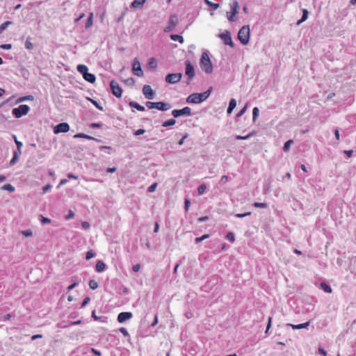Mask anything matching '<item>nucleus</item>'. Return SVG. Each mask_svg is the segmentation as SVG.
Returning <instances> with one entry per match:
<instances>
[{"label": "nucleus", "mask_w": 356, "mask_h": 356, "mask_svg": "<svg viewBox=\"0 0 356 356\" xmlns=\"http://www.w3.org/2000/svg\"><path fill=\"white\" fill-rule=\"evenodd\" d=\"M211 88L202 93H193L187 98L189 103L198 104L206 100L210 95Z\"/></svg>", "instance_id": "f257e3e1"}, {"label": "nucleus", "mask_w": 356, "mask_h": 356, "mask_svg": "<svg viewBox=\"0 0 356 356\" xmlns=\"http://www.w3.org/2000/svg\"><path fill=\"white\" fill-rule=\"evenodd\" d=\"M200 64L202 70L206 73L210 74L212 72L213 65L207 53H202Z\"/></svg>", "instance_id": "f03ea898"}, {"label": "nucleus", "mask_w": 356, "mask_h": 356, "mask_svg": "<svg viewBox=\"0 0 356 356\" xmlns=\"http://www.w3.org/2000/svg\"><path fill=\"white\" fill-rule=\"evenodd\" d=\"M238 39L244 45L248 44L250 40V27L248 25L242 26L239 30Z\"/></svg>", "instance_id": "7ed1b4c3"}, {"label": "nucleus", "mask_w": 356, "mask_h": 356, "mask_svg": "<svg viewBox=\"0 0 356 356\" xmlns=\"http://www.w3.org/2000/svg\"><path fill=\"white\" fill-rule=\"evenodd\" d=\"M148 108H156L160 111H167L170 108V105L168 103H164L162 102H147L146 104Z\"/></svg>", "instance_id": "20e7f679"}, {"label": "nucleus", "mask_w": 356, "mask_h": 356, "mask_svg": "<svg viewBox=\"0 0 356 356\" xmlns=\"http://www.w3.org/2000/svg\"><path fill=\"white\" fill-rule=\"evenodd\" d=\"M29 111V106L26 104H22L19 106L17 108H15L13 109V114L15 118H19L23 115H25Z\"/></svg>", "instance_id": "39448f33"}, {"label": "nucleus", "mask_w": 356, "mask_h": 356, "mask_svg": "<svg viewBox=\"0 0 356 356\" xmlns=\"http://www.w3.org/2000/svg\"><path fill=\"white\" fill-rule=\"evenodd\" d=\"M172 114L175 118H179L182 115L190 116L191 115V110L189 107L186 106L182 109L173 110Z\"/></svg>", "instance_id": "423d86ee"}, {"label": "nucleus", "mask_w": 356, "mask_h": 356, "mask_svg": "<svg viewBox=\"0 0 356 356\" xmlns=\"http://www.w3.org/2000/svg\"><path fill=\"white\" fill-rule=\"evenodd\" d=\"M110 86L113 94L115 97H120L122 96V90L117 81L112 80L110 83Z\"/></svg>", "instance_id": "0eeeda50"}, {"label": "nucleus", "mask_w": 356, "mask_h": 356, "mask_svg": "<svg viewBox=\"0 0 356 356\" xmlns=\"http://www.w3.org/2000/svg\"><path fill=\"white\" fill-rule=\"evenodd\" d=\"M70 130V125L67 122H62L54 128V133L58 134L60 133H67Z\"/></svg>", "instance_id": "6e6552de"}, {"label": "nucleus", "mask_w": 356, "mask_h": 356, "mask_svg": "<svg viewBox=\"0 0 356 356\" xmlns=\"http://www.w3.org/2000/svg\"><path fill=\"white\" fill-rule=\"evenodd\" d=\"M181 73L168 74L165 76V81L169 83H176L181 80Z\"/></svg>", "instance_id": "1a4fd4ad"}, {"label": "nucleus", "mask_w": 356, "mask_h": 356, "mask_svg": "<svg viewBox=\"0 0 356 356\" xmlns=\"http://www.w3.org/2000/svg\"><path fill=\"white\" fill-rule=\"evenodd\" d=\"M132 70L133 73L138 76L141 77L144 74L140 66V63L137 58L134 60Z\"/></svg>", "instance_id": "9d476101"}, {"label": "nucleus", "mask_w": 356, "mask_h": 356, "mask_svg": "<svg viewBox=\"0 0 356 356\" xmlns=\"http://www.w3.org/2000/svg\"><path fill=\"white\" fill-rule=\"evenodd\" d=\"M178 23V19L176 15H172L170 17L168 25L165 28L164 32H170L175 29Z\"/></svg>", "instance_id": "9b49d317"}, {"label": "nucleus", "mask_w": 356, "mask_h": 356, "mask_svg": "<svg viewBox=\"0 0 356 356\" xmlns=\"http://www.w3.org/2000/svg\"><path fill=\"white\" fill-rule=\"evenodd\" d=\"M220 38L223 40L225 44L234 47V44L232 42L231 34L228 31L221 33Z\"/></svg>", "instance_id": "f8f14e48"}, {"label": "nucleus", "mask_w": 356, "mask_h": 356, "mask_svg": "<svg viewBox=\"0 0 356 356\" xmlns=\"http://www.w3.org/2000/svg\"><path fill=\"white\" fill-rule=\"evenodd\" d=\"M186 74L188 76V79L191 80L195 76V69L190 61L186 62Z\"/></svg>", "instance_id": "ddd939ff"}, {"label": "nucleus", "mask_w": 356, "mask_h": 356, "mask_svg": "<svg viewBox=\"0 0 356 356\" xmlns=\"http://www.w3.org/2000/svg\"><path fill=\"white\" fill-rule=\"evenodd\" d=\"M143 93L145 97L149 99H152L154 97V92L149 85H145L143 88Z\"/></svg>", "instance_id": "4468645a"}, {"label": "nucleus", "mask_w": 356, "mask_h": 356, "mask_svg": "<svg viewBox=\"0 0 356 356\" xmlns=\"http://www.w3.org/2000/svg\"><path fill=\"white\" fill-rule=\"evenodd\" d=\"M133 314L129 312H121L118 316V321L119 323H123L127 320H129L132 318Z\"/></svg>", "instance_id": "2eb2a0df"}, {"label": "nucleus", "mask_w": 356, "mask_h": 356, "mask_svg": "<svg viewBox=\"0 0 356 356\" xmlns=\"http://www.w3.org/2000/svg\"><path fill=\"white\" fill-rule=\"evenodd\" d=\"M145 3V0H134L131 3V7L135 9H140L143 8Z\"/></svg>", "instance_id": "dca6fc26"}, {"label": "nucleus", "mask_w": 356, "mask_h": 356, "mask_svg": "<svg viewBox=\"0 0 356 356\" xmlns=\"http://www.w3.org/2000/svg\"><path fill=\"white\" fill-rule=\"evenodd\" d=\"M309 324H310V321H308V322L301 323V324H298V325L289 324V325L293 327V329H294V330H299V329H302V328H307L309 325Z\"/></svg>", "instance_id": "f3484780"}, {"label": "nucleus", "mask_w": 356, "mask_h": 356, "mask_svg": "<svg viewBox=\"0 0 356 356\" xmlns=\"http://www.w3.org/2000/svg\"><path fill=\"white\" fill-rule=\"evenodd\" d=\"M83 76L85 80H86L87 81L92 83H94L96 79L95 76L93 74L88 73V72H87Z\"/></svg>", "instance_id": "a211bd4d"}, {"label": "nucleus", "mask_w": 356, "mask_h": 356, "mask_svg": "<svg viewBox=\"0 0 356 356\" xmlns=\"http://www.w3.org/2000/svg\"><path fill=\"white\" fill-rule=\"evenodd\" d=\"M230 7L232 9L233 15L238 14L239 6L236 0L233 1V2L230 4Z\"/></svg>", "instance_id": "6ab92c4d"}, {"label": "nucleus", "mask_w": 356, "mask_h": 356, "mask_svg": "<svg viewBox=\"0 0 356 356\" xmlns=\"http://www.w3.org/2000/svg\"><path fill=\"white\" fill-rule=\"evenodd\" d=\"M105 268V264L102 261H98L96 264L95 269L97 272H102Z\"/></svg>", "instance_id": "aec40b11"}, {"label": "nucleus", "mask_w": 356, "mask_h": 356, "mask_svg": "<svg viewBox=\"0 0 356 356\" xmlns=\"http://www.w3.org/2000/svg\"><path fill=\"white\" fill-rule=\"evenodd\" d=\"M236 106V102L234 99H232L229 104V107L227 108V113L230 114L232 111L235 108Z\"/></svg>", "instance_id": "412c9836"}, {"label": "nucleus", "mask_w": 356, "mask_h": 356, "mask_svg": "<svg viewBox=\"0 0 356 356\" xmlns=\"http://www.w3.org/2000/svg\"><path fill=\"white\" fill-rule=\"evenodd\" d=\"M147 65L150 69H155L157 67L156 60L154 58H149Z\"/></svg>", "instance_id": "4be33fe9"}, {"label": "nucleus", "mask_w": 356, "mask_h": 356, "mask_svg": "<svg viewBox=\"0 0 356 356\" xmlns=\"http://www.w3.org/2000/svg\"><path fill=\"white\" fill-rule=\"evenodd\" d=\"M77 70L79 72L82 74L83 76L84 74H86L88 72V67L85 65H79L77 66Z\"/></svg>", "instance_id": "5701e85b"}, {"label": "nucleus", "mask_w": 356, "mask_h": 356, "mask_svg": "<svg viewBox=\"0 0 356 356\" xmlns=\"http://www.w3.org/2000/svg\"><path fill=\"white\" fill-rule=\"evenodd\" d=\"M24 45H25V48L28 50H31L33 49V44L31 42V37H29L26 38Z\"/></svg>", "instance_id": "b1692460"}, {"label": "nucleus", "mask_w": 356, "mask_h": 356, "mask_svg": "<svg viewBox=\"0 0 356 356\" xmlns=\"http://www.w3.org/2000/svg\"><path fill=\"white\" fill-rule=\"evenodd\" d=\"M129 106L131 107H133V108H136L138 111H145V107L138 104V103L136 102H131L129 103Z\"/></svg>", "instance_id": "393cba45"}, {"label": "nucleus", "mask_w": 356, "mask_h": 356, "mask_svg": "<svg viewBox=\"0 0 356 356\" xmlns=\"http://www.w3.org/2000/svg\"><path fill=\"white\" fill-rule=\"evenodd\" d=\"M170 38L174 41H179L181 44L184 41V38L181 35H177V34L170 35Z\"/></svg>", "instance_id": "a878e982"}, {"label": "nucleus", "mask_w": 356, "mask_h": 356, "mask_svg": "<svg viewBox=\"0 0 356 356\" xmlns=\"http://www.w3.org/2000/svg\"><path fill=\"white\" fill-rule=\"evenodd\" d=\"M92 24H93V13H90L88 16L87 22L86 24L85 28L86 29L90 28V26H92Z\"/></svg>", "instance_id": "bb28decb"}, {"label": "nucleus", "mask_w": 356, "mask_h": 356, "mask_svg": "<svg viewBox=\"0 0 356 356\" xmlns=\"http://www.w3.org/2000/svg\"><path fill=\"white\" fill-rule=\"evenodd\" d=\"M307 17H308V11H307V10L304 9L302 11V16L301 19L298 21L297 24L300 25V24H302L303 22H305L307 19Z\"/></svg>", "instance_id": "cd10ccee"}, {"label": "nucleus", "mask_w": 356, "mask_h": 356, "mask_svg": "<svg viewBox=\"0 0 356 356\" xmlns=\"http://www.w3.org/2000/svg\"><path fill=\"white\" fill-rule=\"evenodd\" d=\"M254 134H255V132L252 131V132L249 133L248 135H246L245 136H239L238 135V136H236V140H246V139H248L250 137L254 136Z\"/></svg>", "instance_id": "c85d7f7f"}, {"label": "nucleus", "mask_w": 356, "mask_h": 356, "mask_svg": "<svg viewBox=\"0 0 356 356\" xmlns=\"http://www.w3.org/2000/svg\"><path fill=\"white\" fill-rule=\"evenodd\" d=\"M321 288L324 290L325 292L327 293H332V290L331 289V287L330 286H328L326 283L325 282H321Z\"/></svg>", "instance_id": "c756f323"}, {"label": "nucleus", "mask_w": 356, "mask_h": 356, "mask_svg": "<svg viewBox=\"0 0 356 356\" xmlns=\"http://www.w3.org/2000/svg\"><path fill=\"white\" fill-rule=\"evenodd\" d=\"M176 123V120L175 119H170L165 122H164L162 124L163 127H167L170 126H172Z\"/></svg>", "instance_id": "7c9ffc66"}, {"label": "nucleus", "mask_w": 356, "mask_h": 356, "mask_svg": "<svg viewBox=\"0 0 356 356\" xmlns=\"http://www.w3.org/2000/svg\"><path fill=\"white\" fill-rule=\"evenodd\" d=\"M293 143V140H287L284 145V147H283V151L284 152H287L289 148H290V146Z\"/></svg>", "instance_id": "2f4dec72"}, {"label": "nucleus", "mask_w": 356, "mask_h": 356, "mask_svg": "<svg viewBox=\"0 0 356 356\" xmlns=\"http://www.w3.org/2000/svg\"><path fill=\"white\" fill-rule=\"evenodd\" d=\"M12 24V22L7 21L0 25V33H1L9 25Z\"/></svg>", "instance_id": "473e14b6"}, {"label": "nucleus", "mask_w": 356, "mask_h": 356, "mask_svg": "<svg viewBox=\"0 0 356 356\" xmlns=\"http://www.w3.org/2000/svg\"><path fill=\"white\" fill-rule=\"evenodd\" d=\"M3 190H6L10 192L15 191V187L10 184H5L2 186Z\"/></svg>", "instance_id": "72a5a7b5"}, {"label": "nucleus", "mask_w": 356, "mask_h": 356, "mask_svg": "<svg viewBox=\"0 0 356 356\" xmlns=\"http://www.w3.org/2000/svg\"><path fill=\"white\" fill-rule=\"evenodd\" d=\"M259 113V110L257 107H254L252 110V120L254 122L257 118Z\"/></svg>", "instance_id": "f704fd0d"}, {"label": "nucleus", "mask_w": 356, "mask_h": 356, "mask_svg": "<svg viewBox=\"0 0 356 356\" xmlns=\"http://www.w3.org/2000/svg\"><path fill=\"white\" fill-rule=\"evenodd\" d=\"M74 138H86V139H88V140L94 139L92 136H90L85 134H77L74 136Z\"/></svg>", "instance_id": "c9c22d12"}, {"label": "nucleus", "mask_w": 356, "mask_h": 356, "mask_svg": "<svg viewBox=\"0 0 356 356\" xmlns=\"http://www.w3.org/2000/svg\"><path fill=\"white\" fill-rule=\"evenodd\" d=\"M88 285H89V287H90L91 289H92V290H95V289H96L98 287V284H97V282L95 280H90V281L89 282Z\"/></svg>", "instance_id": "e433bc0d"}, {"label": "nucleus", "mask_w": 356, "mask_h": 356, "mask_svg": "<svg viewBox=\"0 0 356 356\" xmlns=\"http://www.w3.org/2000/svg\"><path fill=\"white\" fill-rule=\"evenodd\" d=\"M209 236H209V234H204L203 236H200V237H197V238H195V242H196L197 243H200V242H202V241H204V240H205V239H207V238H209Z\"/></svg>", "instance_id": "4c0bfd02"}, {"label": "nucleus", "mask_w": 356, "mask_h": 356, "mask_svg": "<svg viewBox=\"0 0 356 356\" xmlns=\"http://www.w3.org/2000/svg\"><path fill=\"white\" fill-rule=\"evenodd\" d=\"M226 238L233 243L235 241L234 234L232 232H228L226 235Z\"/></svg>", "instance_id": "58836bf2"}, {"label": "nucleus", "mask_w": 356, "mask_h": 356, "mask_svg": "<svg viewBox=\"0 0 356 356\" xmlns=\"http://www.w3.org/2000/svg\"><path fill=\"white\" fill-rule=\"evenodd\" d=\"M205 2L208 6H211L213 9H217L219 8L218 3H213L211 1H209V0H205Z\"/></svg>", "instance_id": "ea45409f"}, {"label": "nucleus", "mask_w": 356, "mask_h": 356, "mask_svg": "<svg viewBox=\"0 0 356 356\" xmlns=\"http://www.w3.org/2000/svg\"><path fill=\"white\" fill-rule=\"evenodd\" d=\"M253 206L257 208H261V209L267 208V204L266 203L254 202Z\"/></svg>", "instance_id": "a19ab883"}, {"label": "nucleus", "mask_w": 356, "mask_h": 356, "mask_svg": "<svg viewBox=\"0 0 356 356\" xmlns=\"http://www.w3.org/2000/svg\"><path fill=\"white\" fill-rule=\"evenodd\" d=\"M207 187L204 184L200 185L197 188V192L199 195H202L205 191Z\"/></svg>", "instance_id": "79ce46f5"}, {"label": "nucleus", "mask_w": 356, "mask_h": 356, "mask_svg": "<svg viewBox=\"0 0 356 356\" xmlns=\"http://www.w3.org/2000/svg\"><path fill=\"white\" fill-rule=\"evenodd\" d=\"M157 187V184L154 183L148 188V191L150 193L154 192Z\"/></svg>", "instance_id": "37998d69"}, {"label": "nucleus", "mask_w": 356, "mask_h": 356, "mask_svg": "<svg viewBox=\"0 0 356 356\" xmlns=\"http://www.w3.org/2000/svg\"><path fill=\"white\" fill-rule=\"evenodd\" d=\"M93 257H94V253L92 252V250H90V251L87 252L86 255V260L90 259Z\"/></svg>", "instance_id": "c03bdc74"}, {"label": "nucleus", "mask_w": 356, "mask_h": 356, "mask_svg": "<svg viewBox=\"0 0 356 356\" xmlns=\"http://www.w3.org/2000/svg\"><path fill=\"white\" fill-rule=\"evenodd\" d=\"M15 141L16 145H17V149H18V151H19V153H20V152H21L20 149H21V147H22V145H22V142H20V141H18V140H17V138H16L15 136Z\"/></svg>", "instance_id": "a18cd8bd"}, {"label": "nucleus", "mask_w": 356, "mask_h": 356, "mask_svg": "<svg viewBox=\"0 0 356 356\" xmlns=\"http://www.w3.org/2000/svg\"><path fill=\"white\" fill-rule=\"evenodd\" d=\"M90 100L91 101V102L93 104V105L97 108L98 109L102 111L103 110V108L102 106H101L97 102H96L95 100H93V99H90Z\"/></svg>", "instance_id": "49530a36"}, {"label": "nucleus", "mask_w": 356, "mask_h": 356, "mask_svg": "<svg viewBox=\"0 0 356 356\" xmlns=\"http://www.w3.org/2000/svg\"><path fill=\"white\" fill-rule=\"evenodd\" d=\"M250 214H251L250 212H248V213H237V214H236V217L238 218H242L248 216Z\"/></svg>", "instance_id": "de8ad7c7"}, {"label": "nucleus", "mask_w": 356, "mask_h": 356, "mask_svg": "<svg viewBox=\"0 0 356 356\" xmlns=\"http://www.w3.org/2000/svg\"><path fill=\"white\" fill-rule=\"evenodd\" d=\"M236 15H233V12L229 15V13H227V18L230 22H234L236 19H234V16Z\"/></svg>", "instance_id": "09e8293b"}, {"label": "nucleus", "mask_w": 356, "mask_h": 356, "mask_svg": "<svg viewBox=\"0 0 356 356\" xmlns=\"http://www.w3.org/2000/svg\"><path fill=\"white\" fill-rule=\"evenodd\" d=\"M190 205H191L190 200L188 199H186L185 200V209L186 211H188Z\"/></svg>", "instance_id": "8fccbe9b"}, {"label": "nucleus", "mask_w": 356, "mask_h": 356, "mask_svg": "<svg viewBox=\"0 0 356 356\" xmlns=\"http://www.w3.org/2000/svg\"><path fill=\"white\" fill-rule=\"evenodd\" d=\"M140 265L139 264H137L136 265H134L133 266V270L135 272V273H137L140 270Z\"/></svg>", "instance_id": "3c124183"}, {"label": "nucleus", "mask_w": 356, "mask_h": 356, "mask_svg": "<svg viewBox=\"0 0 356 356\" xmlns=\"http://www.w3.org/2000/svg\"><path fill=\"white\" fill-rule=\"evenodd\" d=\"M0 47L1 49H10L12 48V44H5L1 45Z\"/></svg>", "instance_id": "603ef678"}, {"label": "nucleus", "mask_w": 356, "mask_h": 356, "mask_svg": "<svg viewBox=\"0 0 356 356\" xmlns=\"http://www.w3.org/2000/svg\"><path fill=\"white\" fill-rule=\"evenodd\" d=\"M272 320H273V318L272 317H269L268 325H267V327H266V332H268V330L270 328L271 323H272Z\"/></svg>", "instance_id": "864d4df0"}, {"label": "nucleus", "mask_w": 356, "mask_h": 356, "mask_svg": "<svg viewBox=\"0 0 356 356\" xmlns=\"http://www.w3.org/2000/svg\"><path fill=\"white\" fill-rule=\"evenodd\" d=\"M343 153L348 157H351L353 153V150H344Z\"/></svg>", "instance_id": "5fc2aeb1"}, {"label": "nucleus", "mask_w": 356, "mask_h": 356, "mask_svg": "<svg viewBox=\"0 0 356 356\" xmlns=\"http://www.w3.org/2000/svg\"><path fill=\"white\" fill-rule=\"evenodd\" d=\"M41 222L43 224H45V223H49L51 222V220L49 218H47L41 216Z\"/></svg>", "instance_id": "6e6d98bb"}, {"label": "nucleus", "mask_w": 356, "mask_h": 356, "mask_svg": "<svg viewBox=\"0 0 356 356\" xmlns=\"http://www.w3.org/2000/svg\"><path fill=\"white\" fill-rule=\"evenodd\" d=\"M90 298H89V297H86V298H84V300H83V302H82V304H81V307H85V306L88 303V302L90 301Z\"/></svg>", "instance_id": "4d7b16f0"}, {"label": "nucleus", "mask_w": 356, "mask_h": 356, "mask_svg": "<svg viewBox=\"0 0 356 356\" xmlns=\"http://www.w3.org/2000/svg\"><path fill=\"white\" fill-rule=\"evenodd\" d=\"M120 332L124 335V336H128L129 333L127 330L124 327H121L120 329Z\"/></svg>", "instance_id": "13d9d810"}, {"label": "nucleus", "mask_w": 356, "mask_h": 356, "mask_svg": "<svg viewBox=\"0 0 356 356\" xmlns=\"http://www.w3.org/2000/svg\"><path fill=\"white\" fill-rule=\"evenodd\" d=\"M50 189H51V186L49 184H48V185H46L45 186L43 187L42 191H43L44 193H46Z\"/></svg>", "instance_id": "bf43d9fd"}, {"label": "nucleus", "mask_w": 356, "mask_h": 356, "mask_svg": "<svg viewBox=\"0 0 356 356\" xmlns=\"http://www.w3.org/2000/svg\"><path fill=\"white\" fill-rule=\"evenodd\" d=\"M334 135H335V137H336V139L337 140H340V134H339V129H336L334 130Z\"/></svg>", "instance_id": "052dcab7"}, {"label": "nucleus", "mask_w": 356, "mask_h": 356, "mask_svg": "<svg viewBox=\"0 0 356 356\" xmlns=\"http://www.w3.org/2000/svg\"><path fill=\"white\" fill-rule=\"evenodd\" d=\"M145 133V130L144 129H138L136 132H135V135L136 136H139V135H142Z\"/></svg>", "instance_id": "680f3d73"}, {"label": "nucleus", "mask_w": 356, "mask_h": 356, "mask_svg": "<svg viewBox=\"0 0 356 356\" xmlns=\"http://www.w3.org/2000/svg\"><path fill=\"white\" fill-rule=\"evenodd\" d=\"M318 353L323 356L327 355V352L323 348H319Z\"/></svg>", "instance_id": "e2e57ef3"}, {"label": "nucleus", "mask_w": 356, "mask_h": 356, "mask_svg": "<svg viewBox=\"0 0 356 356\" xmlns=\"http://www.w3.org/2000/svg\"><path fill=\"white\" fill-rule=\"evenodd\" d=\"M81 225L85 229H88L90 227V224L88 222H83Z\"/></svg>", "instance_id": "0e129e2a"}, {"label": "nucleus", "mask_w": 356, "mask_h": 356, "mask_svg": "<svg viewBox=\"0 0 356 356\" xmlns=\"http://www.w3.org/2000/svg\"><path fill=\"white\" fill-rule=\"evenodd\" d=\"M74 217V213L72 211H70L68 216H66V219L69 220Z\"/></svg>", "instance_id": "69168bd1"}, {"label": "nucleus", "mask_w": 356, "mask_h": 356, "mask_svg": "<svg viewBox=\"0 0 356 356\" xmlns=\"http://www.w3.org/2000/svg\"><path fill=\"white\" fill-rule=\"evenodd\" d=\"M77 285H78V283L74 282L67 287V290L70 291V290L73 289L74 287H76Z\"/></svg>", "instance_id": "338daca9"}, {"label": "nucleus", "mask_w": 356, "mask_h": 356, "mask_svg": "<svg viewBox=\"0 0 356 356\" xmlns=\"http://www.w3.org/2000/svg\"><path fill=\"white\" fill-rule=\"evenodd\" d=\"M91 352L92 353H94L95 355H97V356H100L101 355V353L100 351L95 349V348H91Z\"/></svg>", "instance_id": "774afa93"}]
</instances>
